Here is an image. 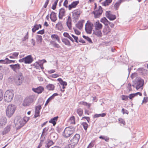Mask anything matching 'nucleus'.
Here are the masks:
<instances>
[{
  "mask_svg": "<svg viewBox=\"0 0 148 148\" xmlns=\"http://www.w3.org/2000/svg\"><path fill=\"white\" fill-rule=\"evenodd\" d=\"M110 27L108 25H106L105 28L103 29V32L104 35H107L110 32Z\"/></svg>",
  "mask_w": 148,
  "mask_h": 148,
  "instance_id": "nucleus-26",
  "label": "nucleus"
},
{
  "mask_svg": "<svg viewBox=\"0 0 148 148\" xmlns=\"http://www.w3.org/2000/svg\"><path fill=\"white\" fill-rule=\"evenodd\" d=\"M102 12L103 10L101 6H99L98 10L93 11V13L94 15L95 18H97L100 16L102 14Z\"/></svg>",
  "mask_w": 148,
  "mask_h": 148,
  "instance_id": "nucleus-10",
  "label": "nucleus"
},
{
  "mask_svg": "<svg viewBox=\"0 0 148 148\" xmlns=\"http://www.w3.org/2000/svg\"><path fill=\"white\" fill-rule=\"evenodd\" d=\"M34 66L36 69H44L42 65L40 64L37 63L34 64Z\"/></svg>",
  "mask_w": 148,
  "mask_h": 148,
  "instance_id": "nucleus-40",
  "label": "nucleus"
},
{
  "mask_svg": "<svg viewBox=\"0 0 148 148\" xmlns=\"http://www.w3.org/2000/svg\"><path fill=\"white\" fill-rule=\"evenodd\" d=\"M33 99L32 97L26 98L24 100L23 105L24 106L29 105L33 101Z\"/></svg>",
  "mask_w": 148,
  "mask_h": 148,
  "instance_id": "nucleus-9",
  "label": "nucleus"
},
{
  "mask_svg": "<svg viewBox=\"0 0 148 148\" xmlns=\"http://www.w3.org/2000/svg\"><path fill=\"white\" fill-rule=\"evenodd\" d=\"M135 96H136V95H135L134 93V94H130L129 95V96H128V97L130 99H132V98H134Z\"/></svg>",
  "mask_w": 148,
  "mask_h": 148,
  "instance_id": "nucleus-59",
  "label": "nucleus"
},
{
  "mask_svg": "<svg viewBox=\"0 0 148 148\" xmlns=\"http://www.w3.org/2000/svg\"><path fill=\"white\" fill-rule=\"evenodd\" d=\"M73 29L74 30L75 32V33L77 35H79L80 34L81 32L79 31L78 30H77V29H75V28H73Z\"/></svg>",
  "mask_w": 148,
  "mask_h": 148,
  "instance_id": "nucleus-54",
  "label": "nucleus"
},
{
  "mask_svg": "<svg viewBox=\"0 0 148 148\" xmlns=\"http://www.w3.org/2000/svg\"><path fill=\"white\" fill-rule=\"evenodd\" d=\"M112 0H106L102 3V5L105 6H108L112 2Z\"/></svg>",
  "mask_w": 148,
  "mask_h": 148,
  "instance_id": "nucleus-41",
  "label": "nucleus"
},
{
  "mask_svg": "<svg viewBox=\"0 0 148 148\" xmlns=\"http://www.w3.org/2000/svg\"><path fill=\"white\" fill-rule=\"evenodd\" d=\"M83 37L89 43H92V41L91 39L88 36H86L84 35L83 36Z\"/></svg>",
  "mask_w": 148,
  "mask_h": 148,
  "instance_id": "nucleus-45",
  "label": "nucleus"
},
{
  "mask_svg": "<svg viewBox=\"0 0 148 148\" xmlns=\"http://www.w3.org/2000/svg\"><path fill=\"white\" fill-rule=\"evenodd\" d=\"M7 123V119L6 118L2 117L0 119V128H2L3 126Z\"/></svg>",
  "mask_w": 148,
  "mask_h": 148,
  "instance_id": "nucleus-18",
  "label": "nucleus"
},
{
  "mask_svg": "<svg viewBox=\"0 0 148 148\" xmlns=\"http://www.w3.org/2000/svg\"><path fill=\"white\" fill-rule=\"evenodd\" d=\"M65 10L63 8H61L59 10L58 17L60 19H62L63 16H65Z\"/></svg>",
  "mask_w": 148,
  "mask_h": 148,
  "instance_id": "nucleus-16",
  "label": "nucleus"
},
{
  "mask_svg": "<svg viewBox=\"0 0 148 148\" xmlns=\"http://www.w3.org/2000/svg\"><path fill=\"white\" fill-rule=\"evenodd\" d=\"M52 97L51 96L49 97L46 101L45 103V106H46L48 104V103L52 99H52Z\"/></svg>",
  "mask_w": 148,
  "mask_h": 148,
  "instance_id": "nucleus-52",
  "label": "nucleus"
},
{
  "mask_svg": "<svg viewBox=\"0 0 148 148\" xmlns=\"http://www.w3.org/2000/svg\"><path fill=\"white\" fill-rule=\"evenodd\" d=\"M23 80V77L22 73L21 72L18 73L15 78L14 81L16 84L19 85L21 84Z\"/></svg>",
  "mask_w": 148,
  "mask_h": 148,
  "instance_id": "nucleus-6",
  "label": "nucleus"
},
{
  "mask_svg": "<svg viewBox=\"0 0 148 148\" xmlns=\"http://www.w3.org/2000/svg\"><path fill=\"white\" fill-rule=\"evenodd\" d=\"M99 138L100 139L104 140L107 142L109 140V138H108L107 136H101L99 137Z\"/></svg>",
  "mask_w": 148,
  "mask_h": 148,
  "instance_id": "nucleus-46",
  "label": "nucleus"
},
{
  "mask_svg": "<svg viewBox=\"0 0 148 148\" xmlns=\"http://www.w3.org/2000/svg\"><path fill=\"white\" fill-rule=\"evenodd\" d=\"M50 43L55 47L58 48L60 47V46L59 45L56 43V42L54 41H51L50 42Z\"/></svg>",
  "mask_w": 148,
  "mask_h": 148,
  "instance_id": "nucleus-38",
  "label": "nucleus"
},
{
  "mask_svg": "<svg viewBox=\"0 0 148 148\" xmlns=\"http://www.w3.org/2000/svg\"><path fill=\"white\" fill-rule=\"evenodd\" d=\"M36 38L37 43L38 44H41L42 40V36L40 35H37Z\"/></svg>",
  "mask_w": 148,
  "mask_h": 148,
  "instance_id": "nucleus-31",
  "label": "nucleus"
},
{
  "mask_svg": "<svg viewBox=\"0 0 148 148\" xmlns=\"http://www.w3.org/2000/svg\"><path fill=\"white\" fill-rule=\"evenodd\" d=\"M94 145V144L93 143L91 142L90 143V144L88 146V148H91Z\"/></svg>",
  "mask_w": 148,
  "mask_h": 148,
  "instance_id": "nucleus-64",
  "label": "nucleus"
},
{
  "mask_svg": "<svg viewBox=\"0 0 148 148\" xmlns=\"http://www.w3.org/2000/svg\"><path fill=\"white\" fill-rule=\"evenodd\" d=\"M3 92L2 90H0V101H1L3 99Z\"/></svg>",
  "mask_w": 148,
  "mask_h": 148,
  "instance_id": "nucleus-50",
  "label": "nucleus"
},
{
  "mask_svg": "<svg viewBox=\"0 0 148 148\" xmlns=\"http://www.w3.org/2000/svg\"><path fill=\"white\" fill-rule=\"evenodd\" d=\"M62 42L66 45H70V41L67 39L63 38L62 39Z\"/></svg>",
  "mask_w": 148,
  "mask_h": 148,
  "instance_id": "nucleus-35",
  "label": "nucleus"
},
{
  "mask_svg": "<svg viewBox=\"0 0 148 148\" xmlns=\"http://www.w3.org/2000/svg\"><path fill=\"white\" fill-rule=\"evenodd\" d=\"M29 118L25 116L23 119L21 118L20 116H17L15 118L14 121V123L16 126L20 128L23 126L29 120Z\"/></svg>",
  "mask_w": 148,
  "mask_h": 148,
  "instance_id": "nucleus-1",
  "label": "nucleus"
},
{
  "mask_svg": "<svg viewBox=\"0 0 148 148\" xmlns=\"http://www.w3.org/2000/svg\"><path fill=\"white\" fill-rule=\"evenodd\" d=\"M72 13L73 18H75L76 20L78 19L80 14V11L79 10H75Z\"/></svg>",
  "mask_w": 148,
  "mask_h": 148,
  "instance_id": "nucleus-15",
  "label": "nucleus"
},
{
  "mask_svg": "<svg viewBox=\"0 0 148 148\" xmlns=\"http://www.w3.org/2000/svg\"><path fill=\"white\" fill-rule=\"evenodd\" d=\"M56 27H58L59 29H61L62 27V22L61 21L59 22L56 25Z\"/></svg>",
  "mask_w": 148,
  "mask_h": 148,
  "instance_id": "nucleus-44",
  "label": "nucleus"
},
{
  "mask_svg": "<svg viewBox=\"0 0 148 148\" xmlns=\"http://www.w3.org/2000/svg\"><path fill=\"white\" fill-rule=\"evenodd\" d=\"M128 96L123 95L122 96V99L123 100H127L128 99Z\"/></svg>",
  "mask_w": 148,
  "mask_h": 148,
  "instance_id": "nucleus-56",
  "label": "nucleus"
},
{
  "mask_svg": "<svg viewBox=\"0 0 148 148\" xmlns=\"http://www.w3.org/2000/svg\"><path fill=\"white\" fill-rule=\"evenodd\" d=\"M79 3V1H73L71 4L69 5V10H71L72 9L75 8Z\"/></svg>",
  "mask_w": 148,
  "mask_h": 148,
  "instance_id": "nucleus-17",
  "label": "nucleus"
},
{
  "mask_svg": "<svg viewBox=\"0 0 148 148\" xmlns=\"http://www.w3.org/2000/svg\"><path fill=\"white\" fill-rule=\"evenodd\" d=\"M58 118V116H57L51 119L49 122L53 124V126H55L56 124V121H57Z\"/></svg>",
  "mask_w": 148,
  "mask_h": 148,
  "instance_id": "nucleus-27",
  "label": "nucleus"
},
{
  "mask_svg": "<svg viewBox=\"0 0 148 148\" xmlns=\"http://www.w3.org/2000/svg\"><path fill=\"white\" fill-rule=\"evenodd\" d=\"M100 21L101 22L103 23L105 25H108V23H110V22H109L105 17L101 18Z\"/></svg>",
  "mask_w": 148,
  "mask_h": 148,
  "instance_id": "nucleus-30",
  "label": "nucleus"
},
{
  "mask_svg": "<svg viewBox=\"0 0 148 148\" xmlns=\"http://www.w3.org/2000/svg\"><path fill=\"white\" fill-rule=\"evenodd\" d=\"M106 115V114L105 113H103L102 114H96L94 116V118L98 117L100 116L102 117L105 116Z\"/></svg>",
  "mask_w": 148,
  "mask_h": 148,
  "instance_id": "nucleus-43",
  "label": "nucleus"
},
{
  "mask_svg": "<svg viewBox=\"0 0 148 148\" xmlns=\"http://www.w3.org/2000/svg\"><path fill=\"white\" fill-rule=\"evenodd\" d=\"M13 97V90H9L5 92L4 95V99L5 101L9 102L11 101Z\"/></svg>",
  "mask_w": 148,
  "mask_h": 148,
  "instance_id": "nucleus-3",
  "label": "nucleus"
},
{
  "mask_svg": "<svg viewBox=\"0 0 148 148\" xmlns=\"http://www.w3.org/2000/svg\"><path fill=\"white\" fill-rule=\"evenodd\" d=\"M132 86L138 90L141 88V90L143 89V86L144 85V81L140 77H138L133 82Z\"/></svg>",
  "mask_w": 148,
  "mask_h": 148,
  "instance_id": "nucleus-2",
  "label": "nucleus"
},
{
  "mask_svg": "<svg viewBox=\"0 0 148 148\" xmlns=\"http://www.w3.org/2000/svg\"><path fill=\"white\" fill-rule=\"evenodd\" d=\"M119 122L123 124L124 125H125V121L121 118H119Z\"/></svg>",
  "mask_w": 148,
  "mask_h": 148,
  "instance_id": "nucleus-51",
  "label": "nucleus"
},
{
  "mask_svg": "<svg viewBox=\"0 0 148 148\" xmlns=\"http://www.w3.org/2000/svg\"><path fill=\"white\" fill-rule=\"evenodd\" d=\"M106 16L110 20H113L116 19V16L111 14L110 11H107L106 12Z\"/></svg>",
  "mask_w": 148,
  "mask_h": 148,
  "instance_id": "nucleus-12",
  "label": "nucleus"
},
{
  "mask_svg": "<svg viewBox=\"0 0 148 148\" xmlns=\"http://www.w3.org/2000/svg\"><path fill=\"white\" fill-rule=\"evenodd\" d=\"M75 131L73 128L66 127L63 132V135L65 137H68L73 134Z\"/></svg>",
  "mask_w": 148,
  "mask_h": 148,
  "instance_id": "nucleus-5",
  "label": "nucleus"
},
{
  "mask_svg": "<svg viewBox=\"0 0 148 148\" xmlns=\"http://www.w3.org/2000/svg\"><path fill=\"white\" fill-rule=\"evenodd\" d=\"M93 34L97 36L101 37L102 36V33L101 30L99 29H95L93 30Z\"/></svg>",
  "mask_w": 148,
  "mask_h": 148,
  "instance_id": "nucleus-25",
  "label": "nucleus"
},
{
  "mask_svg": "<svg viewBox=\"0 0 148 148\" xmlns=\"http://www.w3.org/2000/svg\"><path fill=\"white\" fill-rule=\"evenodd\" d=\"M45 33V30L44 29H43L42 30L39 31H38L37 33L39 34H42Z\"/></svg>",
  "mask_w": 148,
  "mask_h": 148,
  "instance_id": "nucleus-60",
  "label": "nucleus"
},
{
  "mask_svg": "<svg viewBox=\"0 0 148 148\" xmlns=\"http://www.w3.org/2000/svg\"><path fill=\"white\" fill-rule=\"evenodd\" d=\"M46 87L48 90H52L54 89L55 86L53 84H49Z\"/></svg>",
  "mask_w": 148,
  "mask_h": 148,
  "instance_id": "nucleus-32",
  "label": "nucleus"
},
{
  "mask_svg": "<svg viewBox=\"0 0 148 148\" xmlns=\"http://www.w3.org/2000/svg\"><path fill=\"white\" fill-rule=\"evenodd\" d=\"M75 118L74 116H72L70 117L69 119L68 123L71 124H73L75 123Z\"/></svg>",
  "mask_w": 148,
  "mask_h": 148,
  "instance_id": "nucleus-34",
  "label": "nucleus"
},
{
  "mask_svg": "<svg viewBox=\"0 0 148 148\" xmlns=\"http://www.w3.org/2000/svg\"><path fill=\"white\" fill-rule=\"evenodd\" d=\"M32 90L34 92L38 94L41 93L44 90V88L41 86H39L36 88H33Z\"/></svg>",
  "mask_w": 148,
  "mask_h": 148,
  "instance_id": "nucleus-22",
  "label": "nucleus"
},
{
  "mask_svg": "<svg viewBox=\"0 0 148 148\" xmlns=\"http://www.w3.org/2000/svg\"><path fill=\"white\" fill-rule=\"evenodd\" d=\"M71 36L74 38V39L75 40V41L76 42L78 43V37L77 36H75L73 34H71Z\"/></svg>",
  "mask_w": 148,
  "mask_h": 148,
  "instance_id": "nucleus-55",
  "label": "nucleus"
},
{
  "mask_svg": "<svg viewBox=\"0 0 148 148\" xmlns=\"http://www.w3.org/2000/svg\"><path fill=\"white\" fill-rule=\"evenodd\" d=\"M9 66L13 71L16 73H17V71L20 69V65L19 64H11L9 65Z\"/></svg>",
  "mask_w": 148,
  "mask_h": 148,
  "instance_id": "nucleus-11",
  "label": "nucleus"
},
{
  "mask_svg": "<svg viewBox=\"0 0 148 148\" xmlns=\"http://www.w3.org/2000/svg\"><path fill=\"white\" fill-rule=\"evenodd\" d=\"M42 26L40 24H36L34 26L33 28L32 29V32L33 33H34L36 30L39 29V28H41Z\"/></svg>",
  "mask_w": 148,
  "mask_h": 148,
  "instance_id": "nucleus-28",
  "label": "nucleus"
},
{
  "mask_svg": "<svg viewBox=\"0 0 148 148\" xmlns=\"http://www.w3.org/2000/svg\"><path fill=\"white\" fill-rule=\"evenodd\" d=\"M66 25L69 29H71L72 28L71 19L70 16H69L66 22Z\"/></svg>",
  "mask_w": 148,
  "mask_h": 148,
  "instance_id": "nucleus-24",
  "label": "nucleus"
},
{
  "mask_svg": "<svg viewBox=\"0 0 148 148\" xmlns=\"http://www.w3.org/2000/svg\"><path fill=\"white\" fill-rule=\"evenodd\" d=\"M77 112L79 116H81L83 114V110L82 108H79L77 110Z\"/></svg>",
  "mask_w": 148,
  "mask_h": 148,
  "instance_id": "nucleus-42",
  "label": "nucleus"
},
{
  "mask_svg": "<svg viewBox=\"0 0 148 148\" xmlns=\"http://www.w3.org/2000/svg\"><path fill=\"white\" fill-rule=\"evenodd\" d=\"M82 125L84 129L86 130L87 129L88 126V125L86 122H83L82 123Z\"/></svg>",
  "mask_w": 148,
  "mask_h": 148,
  "instance_id": "nucleus-47",
  "label": "nucleus"
},
{
  "mask_svg": "<svg viewBox=\"0 0 148 148\" xmlns=\"http://www.w3.org/2000/svg\"><path fill=\"white\" fill-rule=\"evenodd\" d=\"M54 143L53 141L51 140H49L46 143L45 146V148H49V147Z\"/></svg>",
  "mask_w": 148,
  "mask_h": 148,
  "instance_id": "nucleus-39",
  "label": "nucleus"
},
{
  "mask_svg": "<svg viewBox=\"0 0 148 148\" xmlns=\"http://www.w3.org/2000/svg\"><path fill=\"white\" fill-rule=\"evenodd\" d=\"M68 0H65L64 3H63V5L66 8H68L69 9V5H67L68 4Z\"/></svg>",
  "mask_w": 148,
  "mask_h": 148,
  "instance_id": "nucleus-49",
  "label": "nucleus"
},
{
  "mask_svg": "<svg viewBox=\"0 0 148 148\" xmlns=\"http://www.w3.org/2000/svg\"><path fill=\"white\" fill-rule=\"evenodd\" d=\"M122 0H119L114 5V7L115 10H117L120 4L121 3Z\"/></svg>",
  "mask_w": 148,
  "mask_h": 148,
  "instance_id": "nucleus-33",
  "label": "nucleus"
},
{
  "mask_svg": "<svg viewBox=\"0 0 148 148\" xmlns=\"http://www.w3.org/2000/svg\"><path fill=\"white\" fill-rule=\"evenodd\" d=\"M127 88L129 91H131L132 90V89L131 88V85L129 83L128 84L127 86Z\"/></svg>",
  "mask_w": 148,
  "mask_h": 148,
  "instance_id": "nucleus-62",
  "label": "nucleus"
},
{
  "mask_svg": "<svg viewBox=\"0 0 148 148\" xmlns=\"http://www.w3.org/2000/svg\"><path fill=\"white\" fill-rule=\"evenodd\" d=\"M41 109V105H39L36 107L35 110V114L34 115V117L36 118L39 116L40 110Z\"/></svg>",
  "mask_w": 148,
  "mask_h": 148,
  "instance_id": "nucleus-14",
  "label": "nucleus"
},
{
  "mask_svg": "<svg viewBox=\"0 0 148 148\" xmlns=\"http://www.w3.org/2000/svg\"><path fill=\"white\" fill-rule=\"evenodd\" d=\"M24 63L26 64H29L32 63L33 60L31 55L27 56L26 57L24 58Z\"/></svg>",
  "mask_w": 148,
  "mask_h": 148,
  "instance_id": "nucleus-13",
  "label": "nucleus"
},
{
  "mask_svg": "<svg viewBox=\"0 0 148 148\" xmlns=\"http://www.w3.org/2000/svg\"><path fill=\"white\" fill-rule=\"evenodd\" d=\"M58 1L56 0L54 2V3L53 5L52 8L53 10H54L56 8V6L57 4Z\"/></svg>",
  "mask_w": 148,
  "mask_h": 148,
  "instance_id": "nucleus-48",
  "label": "nucleus"
},
{
  "mask_svg": "<svg viewBox=\"0 0 148 148\" xmlns=\"http://www.w3.org/2000/svg\"><path fill=\"white\" fill-rule=\"evenodd\" d=\"M84 22V20H82L79 21L78 23L76 24V26L78 29L81 30L83 27V24Z\"/></svg>",
  "mask_w": 148,
  "mask_h": 148,
  "instance_id": "nucleus-19",
  "label": "nucleus"
},
{
  "mask_svg": "<svg viewBox=\"0 0 148 148\" xmlns=\"http://www.w3.org/2000/svg\"><path fill=\"white\" fill-rule=\"evenodd\" d=\"M28 33L27 32V34L25 35V36H24V37L22 39V40L23 41H25L26 39H28Z\"/></svg>",
  "mask_w": 148,
  "mask_h": 148,
  "instance_id": "nucleus-57",
  "label": "nucleus"
},
{
  "mask_svg": "<svg viewBox=\"0 0 148 148\" xmlns=\"http://www.w3.org/2000/svg\"><path fill=\"white\" fill-rule=\"evenodd\" d=\"M18 54V52H14L13 53L12 56H8L11 59H15L17 57Z\"/></svg>",
  "mask_w": 148,
  "mask_h": 148,
  "instance_id": "nucleus-37",
  "label": "nucleus"
},
{
  "mask_svg": "<svg viewBox=\"0 0 148 148\" xmlns=\"http://www.w3.org/2000/svg\"><path fill=\"white\" fill-rule=\"evenodd\" d=\"M45 137L44 134L42 133L40 138V141L43 142L45 140Z\"/></svg>",
  "mask_w": 148,
  "mask_h": 148,
  "instance_id": "nucleus-53",
  "label": "nucleus"
},
{
  "mask_svg": "<svg viewBox=\"0 0 148 148\" xmlns=\"http://www.w3.org/2000/svg\"><path fill=\"white\" fill-rule=\"evenodd\" d=\"M11 125L10 124L8 125L3 129L2 132L3 135L5 134L8 133L10 130Z\"/></svg>",
  "mask_w": 148,
  "mask_h": 148,
  "instance_id": "nucleus-21",
  "label": "nucleus"
},
{
  "mask_svg": "<svg viewBox=\"0 0 148 148\" xmlns=\"http://www.w3.org/2000/svg\"><path fill=\"white\" fill-rule=\"evenodd\" d=\"M51 38L53 39L57 40L59 43L60 42V39L59 36L57 34H52L51 35Z\"/></svg>",
  "mask_w": 148,
  "mask_h": 148,
  "instance_id": "nucleus-29",
  "label": "nucleus"
},
{
  "mask_svg": "<svg viewBox=\"0 0 148 148\" xmlns=\"http://www.w3.org/2000/svg\"><path fill=\"white\" fill-rule=\"evenodd\" d=\"M148 101V97H144L143 101V103H147Z\"/></svg>",
  "mask_w": 148,
  "mask_h": 148,
  "instance_id": "nucleus-61",
  "label": "nucleus"
},
{
  "mask_svg": "<svg viewBox=\"0 0 148 148\" xmlns=\"http://www.w3.org/2000/svg\"><path fill=\"white\" fill-rule=\"evenodd\" d=\"M93 26L94 25L92 23L89 21H88L85 25V30L86 32L88 34H91Z\"/></svg>",
  "mask_w": 148,
  "mask_h": 148,
  "instance_id": "nucleus-7",
  "label": "nucleus"
},
{
  "mask_svg": "<svg viewBox=\"0 0 148 148\" xmlns=\"http://www.w3.org/2000/svg\"><path fill=\"white\" fill-rule=\"evenodd\" d=\"M121 111L123 114H128L129 113V112L127 110H125L124 108L122 109Z\"/></svg>",
  "mask_w": 148,
  "mask_h": 148,
  "instance_id": "nucleus-58",
  "label": "nucleus"
},
{
  "mask_svg": "<svg viewBox=\"0 0 148 148\" xmlns=\"http://www.w3.org/2000/svg\"><path fill=\"white\" fill-rule=\"evenodd\" d=\"M16 108L14 105L12 104L8 106L6 110V115L8 117L10 118L12 116Z\"/></svg>",
  "mask_w": 148,
  "mask_h": 148,
  "instance_id": "nucleus-4",
  "label": "nucleus"
},
{
  "mask_svg": "<svg viewBox=\"0 0 148 148\" xmlns=\"http://www.w3.org/2000/svg\"><path fill=\"white\" fill-rule=\"evenodd\" d=\"M74 146L71 143H70V144L66 146L65 148H70V147H71L72 148V147H74Z\"/></svg>",
  "mask_w": 148,
  "mask_h": 148,
  "instance_id": "nucleus-63",
  "label": "nucleus"
},
{
  "mask_svg": "<svg viewBox=\"0 0 148 148\" xmlns=\"http://www.w3.org/2000/svg\"><path fill=\"white\" fill-rule=\"evenodd\" d=\"M95 29H100L102 28V25L100 23L99 21L96 22L94 24Z\"/></svg>",
  "mask_w": 148,
  "mask_h": 148,
  "instance_id": "nucleus-20",
  "label": "nucleus"
},
{
  "mask_svg": "<svg viewBox=\"0 0 148 148\" xmlns=\"http://www.w3.org/2000/svg\"><path fill=\"white\" fill-rule=\"evenodd\" d=\"M80 137V135L79 134H76L71 139L70 143L75 146L78 143Z\"/></svg>",
  "mask_w": 148,
  "mask_h": 148,
  "instance_id": "nucleus-8",
  "label": "nucleus"
},
{
  "mask_svg": "<svg viewBox=\"0 0 148 148\" xmlns=\"http://www.w3.org/2000/svg\"><path fill=\"white\" fill-rule=\"evenodd\" d=\"M63 36L64 37L69 38L72 42H73L74 41L73 38L69 35V34L68 33L64 32L63 34Z\"/></svg>",
  "mask_w": 148,
  "mask_h": 148,
  "instance_id": "nucleus-36",
  "label": "nucleus"
},
{
  "mask_svg": "<svg viewBox=\"0 0 148 148\" xmlns=\"http://www.w3.org/2000/svg\"><path fill=\"white\" fill-rule=\"evenodd\" d=\"M50 18L51 21L53 22H55L57 20L56 13L54 12H52L50 15Z\"/></svg>",
  "mask_w": 148,
  "mask_h": 148,
  "instance_id": "nucleus-23",
  "label": "nucleus"
}]
</instances>
